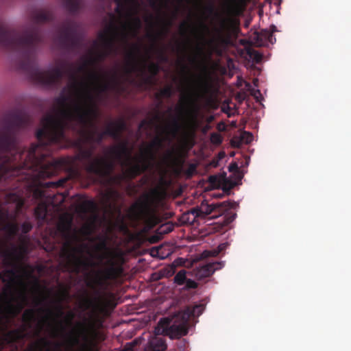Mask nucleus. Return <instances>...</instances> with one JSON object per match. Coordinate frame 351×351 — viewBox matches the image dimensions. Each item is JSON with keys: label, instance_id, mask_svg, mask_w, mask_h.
Returning a JSON list of instances; mask_svg holds the SVG:
<instances>
[{"label": "nucleus", "instance_id": "nucleus-1", "mask_svg": "<svg viewBox=\"0 0 351 351\" xmlns=\"http://www.w3.org/2000/svg\"><path fill=\"white\" fill-rule=\"evenodd\" d=\"M31 18L33 23L21 32L8 29L0 23V47L16 53L19 56V69L36 83L56 88L65 73L69 76L71 82L68 88L73 93L75 99L73 100L72 105H69L71 96L66 94V87L62 89L56 99L59 107L57 112L43 117V126L36 132L38 144L33 145L30 148L35 147L36 153L51 156V146L62 147L66 142V130H70L76 123L86 125L91 123V117H95V106L97 104L88 85L78 80L73 64L63 62L60 66L48 71H41L38 68L35 54L38 45L43 41L38 25L52 21L53 14L49 10L40 9L32 12Z\"/></svg>", "mask_w": 351, "mask_h": 351}, {"label": "nucleus", "instance_id": "nucleus-2", "mask_svg": "<svg viewBox=\"0 0 351 351\" xmlns=\"http://www.w3.org/2000/svg\"><path fill=\"white\" fill-rule=\"evenodd\" d=\"M31 124L30 116L21 109L12 110L0 119V161L6 160L1 174L10 193L20 191L23 182L36 178L40 183L39 189L44 195L38 199L33 196L26 197L25 203L30 199L34 203L40 201L34 208V214L39 222L43 223L47 219V205L43 201L45 197L43 189L62 187L68 179L63 178L57 182L43 181L58 173L65 161L56 159L49 154L36 153L35 147L26 150L19 146V134Z\"/></svg>", "mask_w": 351, "mask_h": 351}, {"label": "nucleus", "instance_id": "nucleus-3", "mask_svg": "<svg viewBox=\"0 0 351 351\" xmlns=\"http://www.w3.org/2000/svg\"><path fill=\"white\" fill-rule=\"evenodd\" d=\"M25 251V245L18 247L13 243L10 245V249H5L4 243L0 239V254L3 258V265L8 267L0 272V280L4 284L0 293V351H19V344L23 346L25 340L29 337L27 330L32 327L36 320V311L46 314L45 322L54 316V312L49 307H40L37 310L28 308L22 315L23 325L16 329L8 330L13 319L27 302L26 293L23 292L20 295L21 302L14 303L16 280H21L19 275L18 262L21 254ZM62 347V344L60 342L54 343L52 346L51 341L40 337L23 351H63Z\"/></svg>", "mask_w": 351, "mask_h": 351}, {"label": "nucleus", "instance_id": "nucleus-4", "mask_svg": "<svg viewBox=\"0 0 351 351\" xmlns=\"http://www.w3.org/2000/svg\"><path fill=\"white\" fill-rule=\"evenodd\" d=\"M95 109L96 114L95 117H91V123L86 125L76 123L70 129L81 138L77 143V153L75 159L82 162L88 173L99 177H108L112 173L115 164L106 157L94 155L96 147L93 143L99 145L104 138V134L98 131L95 124L99 116L97 104Z\"/></svg>", "mask_w": 351, "mask_h": 351}, {"label": "nucleus", "instance_id": "nucleus-5", "mask_svg": "<svg viewBox=\"0 0 351 351\" xmlns=\"http://www.w3.org/2000/svg\"><path fill=\"white\" fill-rule=\"evenodd\" d=\"M71 226V221H61L58 225V230L65 238L61 248V256L65 259L69 269L71 272L79 274L82 269L87 270L92 266L93 261L82 256L84 251L88 250L86 244L74 245L77 237L76 235H71L69 233Z\"/></svg>", "mask_w": 351, "mask_h": 351}, {"label": "nucleus", "instance_id": "nucleus-6", "mask_svg": "<svg viewBox=\"0 0 351 351\" xmlns=\"http://www.w3.org/2000/svg\"><path fill=\"white\" fill-rule=\"evenodd\" d=\"M108 151L114 162V160H118L122 167H126L123 174L111 177L110 180L113 183L120 185L125 177L130 180L134 179L147 171V162L141 160V155L138 157H132V150L128 147V141L110 147Z\"/></svg>", "mask_w": 351, "mask_h": 351}, {"label": "nucleus", "instance_id": "nucleus-7", "mask_svg": "<svg viewBox=\"0 0 351 351\" xmlns=\"http://www.w3.org/2000/svg\"><path fill=\"white\" fill-rule=\"evenodd\" d=\"M193 85L187 86L186 95L184 97L188 105L187 117L189 122H195L199 110V102L208 101L212 93V85L206 80L199 77L193 81Z\"/></svg>", "mask_w": 351, "mask_h": 351}, {"label": "nucleus", "instance_id": "nucleus-8", "mask_svg": "<svg viewBox=\"0 0 351 351\" xmlns=\"http://www.w3.org/2000/svg\"><path fill=\"white\" fill-rule=\"evenodd\" d=\"M204 309L203 304L187 306L183 311L176 315L175 322L170 325L169 320L166 321L163 332L170 339L180 338L186 335L189 332V322L191 317L199 316Z\"/></svg>", "mask_w": 351, "mask_h": 351}, {"label": "nucleus", "instance_id": "nucleus-9", "mask_svg": "<svg viewBox=\"0 0 351 351\" xmlns=\"http://www.w3.org/2000/svg\"><path fill=\"white\" fill-rule=\"evenodd\" d=\"M101 40L104 50L97 53L95 56L91 54L88 56H84L83 63L77 67V72H86L88 73L91 70L90 66H95L99 62L104 60L110 55L117 53V47L116 46L117 38L110 33L106 29L104 32H101L99 35Z\"/></svg>", "mask_w": 351, "mask_h": 351}, {"label": "nucleus", "instance_id": "nucleus-10", "mask_svg": "<svg viewBox=\"0 0 351 351\" xmlns=\"http://www.w3.org/2000/svg\"><path fill=\"white\" fill-rule=\"evenodd\" d=\"M57 41L60 47L66 51L80 49L83 45V36L79 32L77 23L70 20L63 23L58 29Z\"/></svg>", "mask_w": 351, "mask_h": 351}, {"label": "nucleus", "instance_id": "nucleus-11", "mask_svg": "<svg viewBox=\"0 0 351 351\" xmlns=\"http://www.w3.org/2000/svg\"><path fill=\"white\" fill-rule=\"evenodd\" d=\"M85 308H91L89 319L87 323H79V326L82 327V332L86 334L88 331H95L97 328L102 326L104 317L102 315L106 313V305L103 298L100 295H97L94 299H86L84 302Z\"/></svg>", "mask_w": 351, "mask_h": 351}, {"label": "nucleus", "instance_id": "nucleus-12", "mask_svg": "<svg viewBox=\"0 0 351 351\" xmlns=\"http://www.w3.org/2000/svg\"><path fill=\"white\" fill-rule=\"evenodd\" d=\"M137 5V1L131 2L128 3L127 9L124 11L122 14H118L119 16H123L125 14L131 19V21L128 23H123L121 25V29L119 28L114 23H111L109 26L106 28L108 31L114 35L117 40H120L125 44L128 43L129 34L128 31L131 30L134 34L136 35L137 31L141 27L142 22L138 16H133L130 5Z\"/></svg>", "mask_w": 351, "mask_h": 351}, {"label": "nucleus", "instance_id": "nucleus-13", "mask_svg": "<svg viewBox=\"0 0 351 351\" xmlns=\"http://www.w3.org/2000/svg\"><path fill=\"white\" fill-rule=\"evenodd\" d=\"M87 74L88 82H82L88 85L90 92H92L91 86L94 87L98 94L106 93L109 90H119L121 88L117 71H114L109 79L106 73H100L95 71H90Z\"/></svg>", "mask_w": 351, "mask_h": 351}, {"label": "nucleus", "instance_id": "nucleus-14", "mask_svg": "<svg viewBox=\"0 0 351 351\" xmlns=\"http://www.w3.org/2000/svg\"><path fill=\"white\" fill-rule=\"evenodd\" d=\"M223 262H211L199 265L193 269V275L197 280H203L211 276L217 270L223 267Z\"/></svg>", "mask_w": 351, "mask_h": 351}, {"label": "nucleus", "instance_id": "nucleus-15", "mask_svg": "<svg viewBox=\"0 0 351 351\" xmlns=\"http://www.w3.org/2000/svg\"><path fill=\"white\" fill-rule=\"evenodd\" d=\"M130 211L134 220L147 221L151 215V207L147 201H139L131 206Z\"/></svg>", "mask_w": 351, "mask_h": 351}, {"label": "nucleus", "instance_id": "nucleus-16", "mask_svg": "<svg viewBox=\"0 0 351 351\" xmlns=\"http://www.w3.org/2000/svg\"><path fill=\"white\" fill-rule=\"evenodd\" d=\"M140 52V47L137 45H133L132 49L127 52L125 66V71L127 74H131L138 70Z\"/></svg>", "mask_w": 351, "mask_h": 351}, {"label": "nucleus", "instance_id": "nucleus-17", "mask_svg": "<svg viewBox=\"0 0 351 351\" xmlns=\"http://www.w3.org/2000/svg\"><path fill=\"white\" fill-rule=\"evenodd\" d=\"M162 139L156 136L154 139L149 144L145 149L141 152V159L143 162L145 161L147 162V170L152 166V162L155 159V154L154 149L155 148H159L162 146Z\"/></svg>", "mask_w": 351, "mask_h": 351}, {"label": "nucleus", "instance_id": "nucleus-18", "mask_svg": "<svg viewBox=\"0 0 351 351\" xmlns=\"http://www.w3.org/2000/svg\"><path fill=\"white\" fill-rule=\"evenodd\" d=\"M223 205H226V202L212 204H208L207 202H202L199 207L193 208L191 210V213L195 215V217H205L210 215L216 210H221Z\"/></svg>", "mask_w": 351, "mask_h": 351}, {"label": "nucleus", "instance_id": "nucleus-19", "mask_svg": "<svg viewBox=\"0 0 351 351\" xmlns=\"http://www.w3.org/2000/svg\"><path fill=\"white\" fill-rule=\"evenodd\" d=\"M149 339L145 347V351H165L167 348L165 339L159 336L151 337L148 335Z\"/></svg>", "mask_w": 351, "mask_h": 351}, {"label": "nucleus", "instance_id": "nucleus-20", "mask_svg": "<svg viewBox=\"0 0 351 351\" xmlns=\"http://www.w3.org/2000/svg\"><path fill=\"white\" fill-rule=\"evenodd\" d=\"M159 21L162 23V29L156 34H149L148 36L154 41L156 42L159 38L165 36L169 32V28L173 24L171 19H164L159 18Z\"/></svg>", "mask_w": 351, "mask_h": 351}, {"label": "nucleus", "instance_id": "nucleus-21", "mask_svg": "<svg viewBox=\"0 0 351 351\" xmlns=\"http://www.w3.org/2000/svg\"><path fill=\"white\" fill-rule=\"evenodd\" d=\"M182 128V125L178 118H173L171 122L166 127V130L168 131V132L173 136H176L181 130Z\"/></svg>", "mask_w": 351, "mask_h": 351}, {"label": "nucleus", "instance_id": "nucleus-22", "mask_svg": "<svg viewBox=\"0 0 351 351\" xmlns=\"http://www.w3.org/2000/svg\"><path fill=\"white\" fill-rule=\"evenodd\" d=\"M64 8L71 13H76L80 8V0H63Z\"/></svg>", "mask_w": 351, "mask_h": 351}, {"label": "nucleus", "instance_id": "nucleus-23", "mask_svg": "<svg viewBox=\"0 0 351 351\" xmlns=\"http://www.w3.org/2000/svg\"><path fill=\"white\" fill-rule=\"evenodd\" d=\"M148 71L151 73L152 77H147L144 79V82L146 84H151L152 83V77L156 76L160 71V67L158 63L150 62L148 65Z\"/></svg>", "mask_w": 351, "mask_h": 351}, {"label": "nucleus", "instance_id": "nucleus-24", "mask_svg": "<svg viewBox=\"0 0 351 351\" xmlns=\"http://www.w3.org/2000/svg\"><path fill=\"white\" fill-rule=\"evenodd\" d=\"M117 5L114 10L117 14H122L127 9L128 3L131 2H136V0H114Z\"/></svg>", "mask_w": 351, "mask_h": 351}, {"label": "nucleus", "instance_id": "nucleus-25", "mask_svg": "<svg viewBox=\"0 0 351 351\" xmlns=\"http://www.w3.org/2000/svg\"><path fill=\"white\" fill-rule=\"evenodd\" d=\"M111 125L114 127L117 133L119 140L121 139L122 132L126 129V123L123 119L116 121H111Z\"/></svg>", "mask_w": 351, "mask_h": 351}, {"label": "nucleus", "instance_id": "nucleus-26", "mask_svg": "<svg viewBox=\"0 0 351 351\" xmlns=\"http://www.w3.org/2000/svg\"><path fill=\"white\" fill-rule=\"evenodd\" d=\"M161 119V116L159 113H156L154 118L149 120L143 119L141 121L138 125V129L147 128L151 125H153L155 121H159Z\"/></svg>", "mask_w": 351, "mask_h": 351}, {"label": "nucleus", "instance_id": "nucleus-27", "mask_svg": "<svg viewBox=\"0 0 351 351\" xmlns=\"http://www.w3.org/2000/svg\"><path fill=\"white\" fill-rule=\"evenodd\" d=\"M173 89L171 86H167L161 89L159 93L156 94L157 99H161L162 97L170 98L173 95Z\"/></svg>", "mask_w": 351, "mask_h": 351}, {"label": "nucleus", "instance_id": "nucleus-28", "mask_svg": "<svg viewBox=\"0 0 351 351\" xmlns=\"http://www.w3.org/2000/svg\"><path fill=\"white\" fill-rule=\"evenodd\" d=\"M247 55L252 58L256 63H259L263 59V55L258 51L248 48L246 50Z\"/></svg>", "mask_w": 351, "mask_h": 351}, {"label": "nucleus", "instance_id": "nucleus-29", "mask_svg": "<svg viewBox=\"0 0 351 351\" xmlns=\"http://www.w3.org/2000/svg\"><path fill=\"white\" fill-rule=\"evenodd\" d=\"M186 272L184 269L179 271L174 277V282L178 285H182L186 280Z\"/></svg>", "mask_w": 351, "mask_h": 351}, {"label": "nucleus", "instance_id": "nucleus-30", "mask_svg": "<svg viewBox=\"0 0 351 351\" xmlns=\"http://www.w3.org/2000/svg\"><path fill=\"white\" fill-rule=\"evenodd\" d=\"M102 133L104 134V136H109L114 138V140L119 141L117 137V133L115 131L112 125H111V122L108 124L106 130L104 132H102Z\"/></svg>", "mask_w": 351, "mask_h": 351}, {"label": "nucleus", "instance_id": "nucleus-31", "mask_svg": "<svg viewBox=\"0 0 351 351\" xmlns=\"http://www.w3.org/2000/svg\"><path fill=\"white\" fill-rule=\"evenodd\" d=\"M107 197L109 200L116 202L120 197L121 194L117 189H110L106 193Z\"/></svg>", "mask_w": 351, "mask_h": 351}, {"label": "nucleus", "instance_id": "nucleus-32", "mask_svg": "<svg viewBox=\"0 0 351 351\" xmlns=\"http://www.w3.org/2000/svg\"><path fill=\"white\" fill-rule=\"evenodd\" d=\"M210 140L213 144L219 145L222 143L223 138L220 134L213 132L210 134Z\"/></svg>", "mask_w": 351, "mask_h": 351}, {"label": "nucleus", "instance_id": "nucleus-33", "mask_svg": "<svg viewBox=\"0 0 351 351\" xmlns=\"http://www.w3.org/2000/svg\"><path fill=\"white\" fill-rule=\"evenodd\" d=\"M121 269L114 267V266H111L106 271V278H115L119 271H120Z\"/></svg>", "mask_w": 351, "mask_h": 351}, {"label": "nucleus", "instance_id": "nucleus-34", "mask_svg": "<svg viewBox=\"0 0 351 351\" xmlns=\"http://www.w3.org/2000/svg\"><path fill=\"white\" fill-rule=\"evenodd\" d=\"M82 208L84 211H88L95 208V204L93 201H86L82 205Z\"/></svg>", "mask_w": 351, "mask_h": 351}, {"label": "nucleus", "instance_id": "nucleus-35", "mask_svg": "<svg viewBox=\"0 0 351 351\" xmlns=\"http://www.w3.org/2000/svg\"><path fill=\"white\" fill-rule=\"evenodd\" d=\"M33 228V226L29 221H25L21 225V231L23 234L29 232Z\"/></svg>", "mask_w": 351, "mask_h": 351}, {"label": "nucleus", "instance_id": "nucleus-36", "mask_svg": "<svg viewBox=\"0 0 351 351\" xmlns=\"http://www.w3.org/2000/svg\"><path fill=\"white\" fill-rule=\"evenodd\" d=\"M182 337L180 338H176V339H179V341L177 342L176 346L178 349L180 350H184L187 347L188 342L185 339H180ZM173 338V339H174Z\"/></svg>", "mask_w": 351, "mask_h": 351}, {"label": "nucleus", "instance_id": "nucleus-37", "mask_svg": "<svg viewBox=\"0 0 351 351\" xmlns=\"http://www.w3.org/2000/svg\"><path fill=\"white\" fill-rule=\"evenodd\" d=\"M60 330L57 328H53L51 334L53 337H57L59 336L60 333H63L65 331L64 327L62 326V323L60 322Z\"/></svg>", "mask_w": 351, "mask_h": 351}, {"label": "nucleus", "instance_id": "nucleus-38", "mask_svg": "<svg viewBox=\"0 0 351 351\" xmlns=\"http://www.w3.org/2000/svg\"><path fill=\"white\" fill-rule=\"evenodd\" d=\"M48 296L42 295L40 297H36L34 300L35 306H38L43 304L47 300Z\"/></svg>", "mask_w": 351, "mask_h": 351}, {"label": "nucleus", "instance_id": "nucleus-39", "mask_svg": "<svg viewBox=\"0 0 351 351\" xmlns=\"http://www.w3.org/2000/svg\"><path fill=\"white\" fill-rule=\"evenodd\" d=\"M184 284H185V287L187 289H195L197 287V285H198L196 282H195L194 280H193L191 279H186Z\"/></svg>", "mask_w": 351, "mask_h": 351}, {"label": "nucleus", "instance_id": "nucleus-40", "mask_svg": "<svg viewBox=\"0 0 351 351\" xmlns=\"http://www.w3.org/2000/svg\"><path fill=\"white\" fill-rule=\"evenodd\" d=\"M237 217V214L234 213H228L226 215V220L225 221L226 222V223H232L236 218Z\"/></svg>", "mask_w": 351, "mask_h": 351}, {"label": "nucleus", "instance_id": "nucleus-41", "mask_svg": "<svg viewBox=\"0 0 351 351\" xmlns=\"http://www.w3.org/2000/svg\"><path fill=\"white\" fill-rule=\"evenodd\" d=\"M74 317L75 313L73 311H69L65 318V320L68 324L71 325L72 321L74 319Z\"/></svg>", "mask_w": 351, "mask_h": 351}, {"label": "nucleus", "instance_id": "nucleus-42", "mask_svg": "<svg viewBox=\"0 0 351 351\" xmlns=\"http://www.w3.org/2000/svg\"><path fill=\"white\" fill-rule=\"evenodd\" d=\"M145 21L151 27H154V16H153V15L150 14L149 16L145 17Z\"/></svg>", "mask_w": 351, "mask_h": 351}, {"label": "nucleus", "instance_id": "nucleus-43", "mask_svg": "<svg viewBox=\"0 0 351 351\" xmlns=\"http://www.w3.org/2000/svg\"><path fill=\"white\" fill-rule=\"evenodd\" d=\"M245 136H247V138L245 140V143H250L252 140L253 136H252V134L251 133L247 132H244V133L242 135V139L244 138Z\"/></svg>", "mask_w": 351, "mask_h": 351}, {"label": "nucleus", "instance_id": "nucleus-44", "mask_svg": "<svg viewBox=\"0 0 351 351\" xmlns=\"http://www.w3.org/2000/svg\"><path fill=\"white\" fill-rule=\"evenodd\" d=\"M159 56L161 60L166 62L167 61V56L165 54V50L161 49L159 51Z\"/></svg>", "mask_w": 351, "mask_h": 351}, {"label": "nucleus", "instance_id": "nucleus-45", "mask_svg": "<svg viewBox=\"0 0 351 351\" xmlns=\"http://www.w3.org/2000/svg\"><path fill=\"white\" fill-rule=\"evenodd\" d=\"M264 37L267 39L269 42H271V39L273 38L272 32H269L267 31L264 32Z\"/></svg>", "mask_w": 351, "mask_h": 351}, {"label": "nucleus", "instance_id": "nucleus-46", "mask_svg": "<svg viewBox=\"0 0 351 351\" xmlns=\"http://www.w3.org/2000/svg\"><path fill=\"white\" fill-rule=\"evenodd\" d=\"M228 169L230 171H237L239 170V167L237 163L230 164Z\"/></svg>", "mask_w": 351, "mask_h": 351}, {"label": "nucleus", "instance_id": "nucleus-47", "mask_svg": "<svg viewBox=\"0 0 351 351\" xmlns=\"http://www.w3.org/2000/svg\"><path fill=\"white\" fill-rule=\"evenodd\" d=\"M63 315H64V312L62 309V307L60 306H58L56 308V317L58 318V317H62Z\"/></svg>", "mask_w": 351, "mask_h": 351}, {"label": "nucleus", "instance_id": "nucleus-48", "mask_svg": "<svg viewBox=\"0 0 351 351\" xmlns=\"http://www.w3.org/2000/svg\"><path fill=\"white\" fill-rule=\"evenodd\" d=\"M69 341L71 344L77 343L78 342V339L76 337L73 335H69Z\"/></svg>", "mask_w": 351, "mask_h": 351}, {"label": "nucleus", "instance_id": "nucleus-49", "mask_svg": "<svg viewBox=\"0 0 351 351\" xmlns=\"http://www.w3.org/2000/svg\"><path fill=\"white\" fill-rule=\"evenodd\" d=\"M34 286V288L36 291L40 292L41 287H40L38 280L36 278L35 279Z\"/></svg>", "mask_w": 351, "mask_h": 351}, {"label": "nucleus", "instance_id": "nucleus-50", "mask_svg": "<svg viewBox=\"0 0 351 351\" xmlns=\"http://www.w3.org/2000/svg\"><path fill=\"white\" fill-rule=\"evenodd\" d=\"M206 10L210 13L213 14L214 12L215 8L213 4H210L206 8Z\"/></svg>", "mask_w": 351, "mask_h": 351}, {"label": "nucleus", "instance_id": "nucleus-51", "mask_svg": "<svg viewBox=\"0 0 351 351\" xmlns=\"http://www.w3.org/2000/svg\"><path fill=\"white\" fill-rule=\"evenodd\" d=\"M106 247V243H105V242H102L101 243H100V244L97 245L96 246V248H97V250H99V249L104 248V247Z\"/></svg>", "mask_w": 351, "mask_h": 351}, {"label": "nucleus", "instance_id": "nucleus-52", "mask_svg": "<svg viewBox=\"0 0 351 351\" xmlns=\"http://www.w3.org/2000/svg\"><path fill=\"white\" fill-rule=\"evenodd\" d=\"M20 269L24 274L31 276V273L27 271L25 268L21 267L20 268Z\"/></svg>", "mask_w": 351, "mask_h": 351}, {"label": "nucleus", "instance_id": "nucleus-53", "mask_svg": "<svg viewBox=\"0 0 351 351\" xmlns=\"http://www.w3.org/2000/svg\"><path fill=\"white\" fill-rule=\"evenodd\" d=\"M43 329V325L41 324H39V327H38V330L36 332V336H38L41 332V330Z\"/></svg>", "mask_w": 351, "mask_h": 351}, {"label": "nucleus", "instance_id": "nucleus-54", "mask_svg": "<svg viewBox=\"0 0 351 351\" xmlns=\"http://www.w3.org/2000/svg\"><path fill=\"white\" fill-rule=\"evenodd\" d=\"M187 26V23L186 22H184L181 24L180 25V29L182 30V29H184L186 30V27Z\"/></svg>", "mask_w": 351, "mask_h": 351}, {"label": "nucleus", "instance_id": "nucleus-55", "mask_svg": "<svg viewBox=\"0 0 351 351\" xmlns=\"http://www.w3.org/2000/svg\"><path fill=\"white\" fill-rule=\"evenodd\" d=\"M149 1L150 5L152 7H155L156 6V0H149Z\"/></svg>", "mask_w": 351, "mask_h": 351}, {"label": "nucleus", "instance_id": "nucleus-56", "mask_svg": "<svg viewBox=\"0 0 351 351\" xmlns=\"http://www.w3.org/2000/svg\"><path fill=\"white\" fill-rule=\"evenodd\" d=\"M173 230V228L171 226H168L167 228V230L165 231V233H169L170 232H171Z\"/></svg>", "mask_w": 351, "mask_h": 351}, {"label": "nucleus", "instance_id": "nucleus-57", "mask_svg": "<svg viewBox=\"0 0 351 351\" xmlns=\"http://www.w3.org/2000/svg\"><path fill=\"white\" fill-rule=\"evenodd\" d=\"M226 26V20H223L222 22H221V27L222 28H225Z\"/></svg>", "mask_w": 351, "mask_h": 351}, {"label": "nucleus", "instance_id": "nucleus-58", "mask_svg": "<svg viewBox=\"0 0 351 351\" xmlns=\"http://www.w3.org/2000/svg\"><path fill=\"white\" fill-rule=\"evenodd\" d=\"M201 26L204 29L208 30V27L204 23H202Z\"/></svg>", "mask_w": 351, "mask_h": 351}, {"label": "nucleus", "instance_id": "nucleus-59", "mask_svg": "<svg viewBox=\"0 0 351 351\" xmlns=\"http://www.w3.org/2000/svg\"><path fill=\"white\" fill-rule=\"evenodd\" d=\"M224 248V244L219 245V249L220 251L223 250Z\"/></svg>", "mask_w": 351, "mask_h": 351}, {"label": "nucleus", "instance_id": "nucleus-60", "mask_svg": "<svg viewBox=\"0 0 351 351\" xmlns=\"http://www.w3.org/2000/svg\"><path fill=\"white\" fill-rule=\"evenodd\" d=\"M197 51L199 53H202L203 51V49L201 47H197Z\"/></svg>", "mask_w": 351, "mask_h": 351}, {"label": "nucleus", "instance_id": "nucleus-61", "mask_svg": "<svg viewBox=\"0 0 351 351\" xmlns=\"http://www.w3.org/2000/svg\"><path fill=\"white\" fill-rule=\"evenodd\" d=\"M177 12H178V10H176V12L174 13V14H173V17H174V18H176V16H177Z\"/></svg>", "mask_w": 351, "mask_h": 351}, {"label": "nucleus", "instance_id": "nucleus-62", "mask_svg": "<svg viewBox=\"0 0 351 351\" xmlns=\"http://www.w3.org/2000/svg\"><path fill=\"white\" fill-rule=\"evenodd\" d=\"M272 28L274 29L273 32L276 30V26H272Z\"/></svg>", "mask_w": 351, "mask_h": 351}, {"label": "nucleus", "instance_id": "nucleus-63", "mask_svg": "<svg viewBox=\"0 0 351 351\" xmlns=\"http://www.w3.org/2000/svg\"><path fill=\"white\" fill-rule=\"evenodd\" d=\"M232 145H234V146H235V143H234V141H232Z\"/></svg>", "mask_w": 351, "mask_h": 351}, {"label": "nucleus", "instance_id": "nucleus-64", "mask_svg": "<svg viewBox=\"0 0 351 351\" xmlns=\"http://www.w3.org/2000/svg\"><path fill=\"white\" fill-rule=\"evenodd\" d=\"M165 1V3H167L169 1V0H164Z\"/></svg>", "mask_w": 351, "mask_h": 351}]
</instances>
